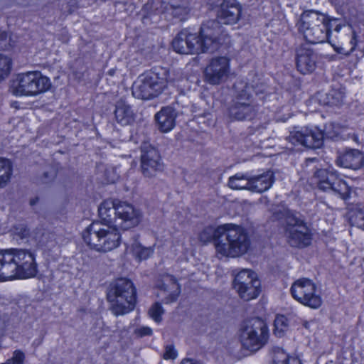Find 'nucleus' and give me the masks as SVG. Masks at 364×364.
Here are the masks:
<instances>
[{"label":"nucleus","mask_w":364,"mask_h":364,"mask_svg":"<svg viewBox=\"0 0 364 364\" xmlns=\"http://www.w3.org/2000/svg\"><path fill=\"white\" fill-rule=\"evenodd\" d=\"M104 223L93 222L82 232L83 240L91 248L107 252L117 248L121 242L119 229L134 228L140 223L141 213L127 202L107 200L98 208Z\"/></svg>","instance_id":"nucleus-1"},{"label":"nucleus","mask_w":364,"mask_h":364,"mask_svg":"<svg viewBox=\"0 0 364 364\" xmlns=\"http://www.w3.org/2000/svg\"><path fill=\"white\" fill-rule=\"evenodd\" d=\"M110 310L116 316L134 310L136 302V290L133 282L127 278H118L110 283L107 292Z\"/></svg>","instance_id":"nucleus-2"},{"label":"nucleus","mask_w":364,"mask_h":364,"mask_svg":"<svg viewBox=\"0 0 364 364\" xmlns=\"http://www.w3.org/2000/svg\"><path fill=\"white\" fill-rule=\"evenodd\" d=\"M250 247V236L245 228L232 223L224 224L221 240L218 243V255L238 257L246 254Z\"/></svg>","instance_id":"nucleus-3"},{"label":"nucleus","mask_w":364,"mask_h":364,"mask_svg":"<svg viewBox=\"0 0 364 364\" xmlns=\"http://www.w3.org/2000/svg\"><path fill=\"white\" fill-rule=\"evenodd\" d=\"M297 26L308 43L316 44L327 41L331 44L329 41L330 20L325 14L316 10L305 11L301 15Z\"/></svg>","instance_id":"nucleus-4"},{"label":"nucleus","mask_w":364,"mask_h":364,"mask_svg":"<svg viewBox=\"0 0 364 364\" xmlns=\"http://www.w3.org/2000/svg\"><path fill=\"white\" fill-rule=\"evenodd\" d=\"M233 97L228 107L229 117L238 121L250 120L257 113V106L250 87L243 80H237L233 85Z\"/></svg>","instance_id":"nucleus-5"},{"label":"nucleus","mask_w":364,"mask_h":364,"mask_svg":"<svg viewBox=\"0 0 364 364\" xmlns=\"http://www.w3.org/2000/svg\"><path fill=\"white\" fill-rule=\"evenodd\" d=\"M51 87L50 79L39 71H31L17 75L10 90L15 96L36 97L47 92Z\"/></svg>","instance_id":"nucleus-6"},{"label":"nucleus","mask_w":364,"mask_h":364,"mask_svg":"<svg viewBox=\"0 0 364 364\" xmlns=\"http://www.w3.org/2000/svg\"><path fill=\"white\" fill-rule=\"evenodd\" d=\"M268 338V327L259 318L249 320L240 330V339L242 347L252 352H256L264 347Z\"/></svg>","instance_id":"nucleus-7"},{"label":"nucleus","mask_w":364,"mask_h":364,"mask_svg":"<svg viewBox=\"0 0 364 364\" xmlns=\"http://www.w3.org/2000/svg\"><path fill=\"white\" fill-rule=\"evenodd\" d=\"M311 182L323 191H331L342 199L347 200L351 188L346 182L340 178L338 173L333 168H317L311 178Z\"/></svg>","instance_id":"nucleus-8"},{"label":"nucleus","mask_w":364,"mask_h":364,"mask_svg":"<svg viewBox=\"0 0 364 364\" xmlns=\"http://www.w3.org/2000/svg\"><path fill=\"white\" fill-rule=\"evenodd\" d=\"M285 234L291 247L303 248L311 245L312 235L302 219L296 214L287 211L285 217Z\"/></svg>","instance_id":"nucleus-9"},{"label":"nucleus","mask_w":364,"mask_h":364,"mask_svg":"<svg viewBox=\"0 0 364 364\" xmlns=\"http://www.w3.org/2000/svg\"><path fill=\"white\" fill-rule=\"evenodd\" d=\"M290 292L295 300L311 309H318L322 304L317 286L309 279L301 278L296 280L291 284Z\"/></svg>","instance_id":"nucleus-10"},{"label":"nucleus","mask_w":364,"mask_h":364,"mask_svg":"<svg viewBox=\"0 0 364 364\" xmlns=\"http://www.w3.org/2000/svg\"><path fill=\"white\" fill-rule=\"evenodd\" d=\"M232 285L239 296L246 301L257 298L260 293V281L256 274L250 269L239 272L235 276Z\"/></svg>","instance_id":"nucleus-11"},{"label":"nucleus","mask_w":364,"mask_h":364,"mask_svg":"<svg viewBox=\"0 0 364 364\" xmlns=\"http://www.w3.org/2000/svg\"><path fill=\"white\" fill-rule=\"evenodd\" d=\"M332 136L326 131V127L323 130L317 128L314 129L303 127L299 130L290 132L287 136V140L293 145H302L309 149H318L323 145L324 138H330Z\"/></svg>","instance_id":"nucleus-12"},{"label":"nucleus","mask_w":364,"mask_h":364,"mask_svg":"<svg viewBox=\"0 0 364 364\" xmlns=\"http://www.w3.org/2000/svg\"><path fill=\"white\" fill-rule=\"evenodd\" d=\"M17 279H24L34 277L38 272L36 255L27 249L11 248Z\"/></svg>","instance_id":"nucleus-13"},{"label":"nucleus","mask_w":364,"mask_h":364,"mask_svg":"<svg viewBox=\"0 0 364 364\" xmlns=\"http://www.w3.org/2000/svg\"><path fill=\"white\" fill-rule=\"evenodd\" d=\"M140 170L146 178L155 177L164 169V164L159 151L151 144L144 143L141 146Z\"/></svg>","instance_id":"nucleus-14"},{"label":"nucleus","mask_w":364,"mask_h":364,"mask_svg":"<svg viewBox=\"0 0 364 364\" xmlns=\"http://www.w3.org/2000/svg\"><path fill=\"white\" fill-rule=\"evenodd\" d=\"M230 72V59L225 56L215 57L205 68L204 79L210 85H220L227 80Z\"/></svg>","instance_id":"nucleus-15"},{"label":"nucleus","mask_w":364,"mask_h":364,"mask_svg":"<svg viewBox=\"0 0 364 364\" xmlns=\"http://www.w3.org/2000/svg\"><path fill=\"white\" fill-rule=\"evenodd\" d=\"M220 33V26L216 21H208L203 23L198 36L199 53L213 52L219 46L218 35Z\"/></svg>","instance_id":"nucleus-16"},{"label":"nucleus","mask_w":364,"mask_h":364,"mask_svg":"<svg viewBox=\"0 0 364 364\" xmlns=\"http://www.w3.org/2000/svg\"><path fill=\"white\" fill-rule=\"evenodd\" d=\"M132 90L133 96L141 100L152 99L162 92L158 84L151 81L145 73L139 76Z\"/></svg>","instance_id":"nucleus-17"},{"label":"nucleus","mask_w":364,"mask_h":364,"mask_svg":"<svg viewBox=\"0 0 364 364\" xmlns=\"http://www.w3.org/2000/svg\"><path fill=\"white\" fill-rule=\"evenodd\" d=\"M317 56L307 45L300 46L296 50V65L303 75L311 73L316 67Z\"/></svg>","instance_id":"nucleus-18"},{"label":"nucleus","mask_w":364,"mask_h":364,"mask_svg":"<svg viewBox=\"0 0 364 364\" xmlns=\"http://www.w3.org/2000/svg\"><path fill=\"white\" fill-rule=\"evenodd\" d=\"M172 47L176 53L181 54L198 53L200 46L198 43V35L181 31L173 40Z\"/></svg>","instance_id":"nucleus-19"},{"label":"nucleus","mask_w":364,"mask_h":364,"mask_svg":"<svg viewBox=\"0 0 364 364\" xmlns=\"http://www.w3.org/2000/svg\"><path fill=\"white\" fill-rule=\"evenodd\" d=\"M242 9L235 0H225L217 13L218 26L220 23L235 24L241 16Z\"/></svg>","instance_id":"nucleus-20"},{"label":"nucleus","mask_w":364,"mask_h":364,"mask_svg":"<svg viewBox=\"0 0 364 364\" xmlns=\"http://www.w3.org/2000/svg\"><path fill=\"white\" fill-rule=\"evenodd\" d=\"M364 163V155L358 149H350L336 159V164L340 167L357 170L360 168Z\"/></svg>","instance_id":"nucleus-21"},{"label":"nucleus","mask_w":364,"mask_h":364,"mask_svg":"<svg viewBox=\"0 0 364 364\" xmlns=\"http://www.w3.org/2000/svg\"><path fill=\"white\" fill-rule=\"evenodd\" d=\"M14 261L11 248L0 250V281L17 279Z\"/></svg>","instance_id":"nucleus-22"},{"label":"nucleus","mask_w":364,"mask_h":364,"mask_svg":"<svg viewBox=\"0 0 364 364\" xmlns=\"http://www.w3.org/2000/svg\"><path fill=\"white\" fill-rule=\"evenodd\" d=\"M158 287L165 294L163 299L165 304L175 302L181 293V287L172 275H164Z\"/></svg>","instance_id":"nucleus-23"},{"label":"nucleus","mask_w":364,"mask_h":364,"mask_svg":"<svg viewBox=\"0 0 364 364\" xmlns=\"http://www.w3.org/2000/svg\"><path fill=\"white\" fill-rule=\"evenodd\" d=\"M177 114L171 107H163L155 114V120L158 129L161 132H168L176 125Z\"/></svg>","instance_id":"nucleus-24"},{"label":"nucleus","mask_w":364,"mask_h":364,"mask_svg":"<svg viewBox=\"0 0 364 364\" xmlns=\"http://www.w3.org/2000/svg\"><path fill=\"white\" fill-rule=\"evenodd\" d=\"M114 117L117 122L122 126L132 124L135 121V114L131 106L123 99L116 102Z\"/></svg>","instance_id":"nucleus-25"},{"label":"nucleus","mask_w":364,"mask_h":364,"mask_svg":"<svg viewBox=\"0 0 364 364\" xmlns=\"http://www.w3.org/2000/svg\"><path fill=\"white\" fill-rule=\"evenodd\" d=\"M250 191L257 193H262L269 189L274 181V173L267 171L262 174L251 176H250Z\"/></svg>","instance_id":"nucleus-26"},{"label":"nucleus","mask_w":364,"mask_h":364,"mask_svg":"<svg viewBox=\"0 0 364 364\" xmlns=\"http://www.w3.org/2000/svg\"><path fill=\"white\" fill-rule=\"evenodd\" d=\"M223 228L224 225H220L217 228L212 226L205 228L199 234L200 241L205 244L213 242L218 254V243L221 240Z\"/></svg>","instance_id":"nucleus-27"},{"label":"nucleus","mask_w":364,"mask_h":364,"mask_svg":"<svg viewBox=\"0 0 364 364\" xmlns=\"http://www.w3.org/2000/svg\"><path fill=\"white\" fill-rule=\"evenodd\" d=\"M145 74L151 81L157 83L159 89L163 90L168 82L169 72L163 67H154Z\"/></svg>","instance_id":"nucleus-28"},{"label":"nucleus","mask_w":364,"mask_h":364,"mask_svg":"<svg viewBox=\"0 0 364 364\" xmlns=\"http://www.w3.org/2000/svg\"><path fill=\"white\" fill-rule=\"evenodd\" d=\"M228 186L235 190H249L250 188V175L237 173L229 178Z\"/></svg>","instance_id":"nucleus-29"},{"label":"nucleus","mask_w":364,"mask_h":364,"mask_svg":"<svg viewBox=\"0 0 364 364\" xmlns=\"http://www.w3.org/2000/svg\"><path fill=\"white\" fill-rule=\"evenodd\" d=\"M348 221L352 226L364 230V205H358L348 212Z\"/></svg>","instance_id":"nucleus-30"},{"label":"nucleus","mask_w":364,"mask_h":364,"mask_svg":"<svg viewBox=\"0 0 364 364\" xmlns=\"http://www.w3.org/2000/svg\"><path fill=\"white\" fill-rule=\"evenodd\" d=\"M166 10L174 17H183L187 13V2L186 0H169Z\"/></svg>","instance_id":"nucleus-31"},{"label":"nucleus","mask_w":364,"mask_h":364,"mask_svg":"<svg viewBox=\"0 0 364 364\" xmlns=\"http://www.w3.org/2000/svg\"><path fill=\"white\" fill-rule=\"evenodd\" d=\"M12 175V165L8 159L0 157V188L7 186Z\"/></svg>","instance_id":"nucleus-32"},{"label":"nucleus","mask_w":364,"mask_h":364,"mask_svg":"<svg viewBox=\"0 0 364 364\" xmlns=\"http://www.w3.org/2000/svg\"><path fill=\"white\" fill-rule=\"evenodd\" d=\"M272 364H301L297 358L289 357L282 348L274 350Z\"/></svg>","instance_id":"nucleus-33"},{"label":"nucleus","mask_w":364,"mask_h":364,"mask_svg":"<svg viewBox=\"0 0 364 364\" xmlns=\"http://www.w3.org/2000/svg\"><path fill=\"white\" fill-rule=\"evenodd\" d=\"M132 250L134 255L139 260L147 259L154 252L151 247L142 246L137 240H134V242L132 244Z\"/></svg>","instance_id":"nucleus-34"},{"label":"nucleus","mask_w":364,"mask_h":364,"mask_svg":"<svg viewBox=\"0 0 364 364\" xmlns=\"http://www.w3.org/2000/svg\"><path fill=\"white\" fill-rule=\"evenodd\" d=\"M343 92L338 90H332L326 94L325 104L329 106H339L343 103Z\"/></svg>","instance_id":"nucleus-35"},{"label":"nucleus","mask_w":364,"mask_h":364,"mask_svg":"<svg viewBox=\"0 0 364 364\" xmlns=\"http://www.w3.org/2000/svg\"><path fill=\"white\" fill-rule=\"evenodd\" d=\"M289 327L288 319L283 315L277 316L274 320V334L278 337L284 336Z\"/></svg>","instance_id":"nucleus-36"},{"label":"nucleus","mask_w":364,"mask_h":364,"mask_svg":"<svg viewBox=\"0 0 364 364\" xmlns=\"http://www.w3.org/2000/svg\"><path fill=\"white\" fill-rule=\"evenodd\" d=\"M11 59L0 53V82L7 77L11 70Z\"/></svg>","instance_id":"nucleus-37"},{"label":"nucleus","mask_w":364,"mask_h":364,"mask_svg":"<svg viewBox=\"0 0 364 364\" xmlns=\"http://www.w3.org/2000/svg\"><path fill=\"white\" fill-rule=\"evenodd\" d=\"M250 87V93L254 92L256 95H263L267 92V86L259 78H254L251 82L245 81Z\"/></svg>","instance_id":"nucleus-38"},{"label":"nucleus","mask_w":364,"mask_h":364,"mask_svg":"<svg viewBox=\"0 0 364 364\" xmlns=\"http://www.w3.org/2000/svg\"><path fill=\"white\" fill-rule=\"evenodd\" d=\"M164 313V310L159 302L154 303L149 310V316L156 323L161 321Z\"/></svg>","instance_id":"nucleus-39"},{"label":"nucleus","mask_w":364,"mask_h":364,"mask_svg":"<svg viewBox=\"0 0 364 364\" xmlns=\"http://www.w3.org/2000/svg\"><path fill=\"white\" fill-rule=\"evenodd\" d=\"M357 43H358V40H357L356 33H355V31H353V32H352V38H351L350 41V44L351 45V48H350L349 50L346 51L343 48L336 47V46H335L333 44H331V45L333 47L334 50L336 51V53H338L339 54H343L345 56H348V55H350L351 53H353L355 50V47L357 46Z\"/></svg>","instance_id":"nucleus-40"},{"label":"nucleus","mask_w":364,"mask_h":364,"mask_svg":"<svg viewBox=\"0 0 364 364\" xmlns=\"http://www.w3.org/2000/svg\"><path fill=\"white\" fill-rule=\"evenodd\" d=\"M25 360V353L21 350H16L14 351L11 358L1 364H24Z\"/></svg>","instance_id":"nucleus-41"},{"label":"nucleus","mask_w":364,"mask_h":364,"mask_svg":"<svg viewBox=\"0 0 364 364\" xmlns=\"http://www.w3.org/2000/svg\"><path fill=\"white\" fill-rule=\"evenodd\" d=\"M14 238L17 240L28 238L30 231L24 225H18L14 228Z\"/></svg>","instance_id":"nucleus-42"},{"label":"nucleus","mask_w":364,"mask_h":364,"mask_svg":"<svg viewBox=\"0 0 364 364\" xmlns=\"http://www.w3.org/2000/svg\"><path fill=\"white\" fill-rule=\"evenodd\" d=\"M12 46L11 39L8 33L0 31V50H9Z\"/></svg>","instance_id":"nucleus-43"},{"label":"nucleus","mask_w":364,"mask_h":364,"mask_svg":"<svg viewBox=\"0 0 364 364\" xmlns=\"http://www.w3.org/2000/svg\"><path fill=\"white\" fill-rule=\"evenodd\" d=\"M178 355L177 350L175 349L173 345H167L165 347V351L163 354V358L165 360L175 359Z\"/></svg>","instance_id":"nucleus-44"},{"label":"nucleus","mask_w":364,"mask_h":364,"mask_svg":"<svg viewBox=\"0 0 364 364\" xmlns=\"http://www.w3.org/2000/svg\"><path fill=\"white\" fill-rule=\"evenodd\" d=\"M136 333L140 337L151 336L152 334V330L149 327L144 326L136 329Z\"/></svg>","instance_id":"nucleus-45"},{"label":"nucleus","mask_w":364,"mask_h":364,"mask_svg":"<svg viewBox=\"0 0 364 364\" xmlns=\"http://www.w3.org/2000/svg\"><path fill=\"white\" fill-rule=\"evenodd\" d=\"M181 364H203L199 360L192 359V358H185L183 359L181 362Z\"/></svg>","instance_id":"nucleus-46"},{"label":"nucleus","mask_w":364,"mask_h":364,"mask_svg":"<svg viewBox=\"0 0 364 364\" xmlns=\"http://www.w3.org/2000/svg\"><path fill=\"white\" fill-rule=\"evenodd\" d=\"M54 178V174H50L48 172H45L43 173V183H48L50 181H51Z\"/></svg>","instance_id":"nucleus-47"},{"label":"nucleus","mask_w":364,"mask_h":364,"mask_svg":"<svg viewBox=\"0 0 364 364\" xmlns=\"http://www.w3.org/2000/svg\"><path fill=\"white\" fill-rule=\"evenodd\" d=\"M316 161H317V159L316 158H309V159H306V161H305V166L307 167V166H309V165L310 164L314 163Z\"/></svg>","instance_id":"nucleus-48"},{"label":"nucleus","mask_w":364,"mask_h":364,"mask_svg":"<svg viewBox=\"0 0 364 364\" xmlns=\"http://www.w3.org/2000/svg\"><path fill=\"white\" fill-rule=\"evenodd\" d=\"M341 28H342V26H341V24H338V25H337V26L335 27L334 30H335V31H336V32H338H338H340V31H341Z\"/></svg>","instance_id":"nucleus-49"},{"label":"nucleus","mask_w":364,"mask_h":364,"mask_svg":"<svg viewBox=\"0 0 364 364\" xmlns=\"http://www.w3.org/2000/svg\"><path fill=\"white\" fill-rule=\"evenodd\" d=\"M303 326L306 328H309V323L308 321H304L303 323Z\"/></svg>","instance_id":"nucleus-50"},{"label":"nucleus","mask_w":364,"mask_h":364,"mask_svg":"<svg viewBox=\"0 0 364 364\" xmlns=\"http://www.w3.org/2000/svg\"><path fill=\"white\" fill-rule=\"evenodd\" d=\"M34 203H35V201H32V200L31 201V205H33Z\"/></svg>","instance_id":"nucleus-51"}]
</instances>
